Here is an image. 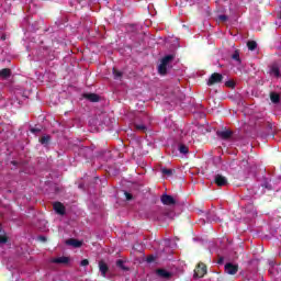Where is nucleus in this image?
<instances>
[{
	"instance_id": "obj_21",
	"label": "nucleus",
	"mask_w": 281,
	"mask_h": 281,
	"mask_svg": "<svg viewBox=\"0 0 281 281\" xmlns=\"http://www.w3.org/2000/svg\"><path fill=\"white\" fill-rule=\"evenodd\" d=\"M270 100L273 104H278L280 102V94H278L276 92H271Z\"/></svg>"
},
{
	"instance_id": "obj_12",
	"label": "nucleus",
	"mask_w": 281,
	"mask_h": 281,
	"mask_svg": "<svg viewBox=\"0 0 281 281\" xmlns=\"http://www.w3.org/2000/svg\"><path fill=\"white\" fill-rule=\"evenodd\" d=\"M54 265H69V257H57L52 260Z\"/></svg>"
},
{
	"instance_id": "obj_7",
	"label": "nucleus",
	"mask_w": 281,
	"mask_h": 281,
	"mask_svg": "<svg viewBox=\"0 0 281 281\" xmlns=\"http://www.w3.org/2000/svg\"><path fill=\"white\" fill-rule=\"evenodd\" d=\"M161 203L164 205H175V203H177V201H175V198H172V195L162 194L161 195Z\"/></svg>"
},
{
	"instance_id": "obj_35",
	"label": "nucleus",
	"mask_w": 281,
	"mask_h": 281,
	"mask_svg": "<svg viewBox=\"0 0 281 281\" xmlns=\"http://www.w3.org/2000/svg\"><path fill=\"white\" fill-rule=\"evenodd\" d=\"M223 262H224V259H223V257H221V258L217 260V265H223Z\"/></svg>"
},
{
	"instance_id": "obj_19",
	"label": "nucleus",
	"mask_w": 281,
	"mask_h": 281,
	"mask_svg": "<svg viewBox=\"0 0 281 281\" xmlns=\"http://www.w3.org/2000/svg\"><path fill=\"white\" fill-rule=\"evenodd\" d=\"M49 142H52V136L49 135H45L40 138V144H42L43 146H47Z\"/></svg>"
},
{
	"instance_id": "obj_27",
	"label": "nucleus",
	"mask_w": 281,
	"mask_h": 281,
	"mask_svg": "<svg viewBox=\"0 0 281 281\" xmlns=\"http://www.w3.org/2000/svg\"><path fill=\"white\" fill-rule=\"evenodd\" d=\"M5 243H8V236L0 235V245H5Z\"/></svg>"
},
{
	"instance_id": "obj_4",
	"label": "nucleus",
	"mask_w": 281,
	"mask_h": 281,
	"mask_svg": "<svg viewBox=\"0 0 281 281\" xmlns=\"http://www.w3.org/2000/svg\"><path fill=\"white\" fill-rule=\"evenodd\" d=\"M214 183L217 184L218 188H223L225 186H228L227 178L221 173L215 175Z\"/></svg>"
},
{
	"instance_id": "obj_23",
	"label": "nucleus",
	"mask_w": 281,
	"mask_h": 281,
	"mask_svg": "<svg viewBox=\"0 0 281 281\" xmlns=\"http://www.w3.org/2000/svg\"><path fill=\"white\" fill-rule=\"evenodd\" d=\"M179 151L181 153V155H188V153H190V149L188 148L187 145L181 144L179 146Z\"/></svg>"
},
{
	"instance_id": "obj_31",
	"label": "nucleus",
	"mask_w": 281,
	"mask_h": 281,
	"mask_svg": "<svg viewBox=\"0 0 281 281\" xmlns=\"http://www.w3.org/2000/svg\"><path fill=\"white\" fill-rule=\"evenodd\" d=\"M125 199L127 201H133V194L128 193V192H125Z\"/></svg>"
},
{
	"instance_id": "obj_33",
	"label": "nucleus",
	"mask_w": 281,
	"mask_h": 281,
	"mask_svg": "<svg viewBox=\"0 0 281 281\" xmlns=\"http://www.w3.org/2000/svg\"><path fill=\"white\" fill-rule=\"evenodd\" d=\"M218 19H220L221 21L225 22V21H227V15L222 14V15L218 16Z\"/></svg>"
},
{
	"instance_id": "obj_17",
	"label": "nucleus",
	"mask_w": 281,
	"mask_h": 281,
	"mask_svg": "<svg viewBox=\"0 0 281 281\" xmlns=\"http://www.w3.org/2000/svg\"><path fill=\"white\" fill-rule=\"evenodd\" d=\"M161 173L165 175L166 177H172L175 175V169H168L166 167H162L160 169Z\"/></svg>"
},
{
	"instance_id": "obj_24",
	"label": "nucleus",
	"mask_w": 281,
	"mask_h": 281,
	"mask_svg": "<svg viewBox=\"0 0 281 281\" xmlns=\"http://www.w3.org/2000/svg\"><path fill=\"white\" fill-rule=\"evenodd\" d=\"M165 218H170V221H172V218H175V211H165L164 213Z\"/></svg>"
},
{
	"instance_id": "obj_22",
	"label": "nucleus",
	"mask_w": 281,
	"mask_h": 281,
	"mask_svg": "<svg viewBox=\"0 0 281 281\" xmlns=\"http://www.w3.org/2000/svg\"><path fill=\"white\" fill-rule=\"evenodd\" d=\"M116 267H119V269H122V271H128V267L124 266V260L119 259L116 261Z\"/></svg>"
},
{
	"instance_id": "obj_10",
	"label": "nucleus",
	"mask_w": 281,
	"mask_h": 281,
	"mask_svg": "<svg viewBox=\"0 0 281 281\" xmlns=\"http://www.w3.org/2000/svg\"><path fill=\"white\" fill-rule=\"evenodd\" d=\"M66 245H70V247L80 248L82 247V241L76 238H69L66 240Z\"/></svg>"
},
{
	"instance_id": "obj_3",
	"label": "nucleus",
	"mask_w": 281,
	"mask_h": 281,
	"mask_svg": "<svg viewBox=\"0 0 281 281\" xmlns=\"http://www.w3.org/2000/svg\"><path fill=\"white\" fill-rule=\"evenodd\" d=\"M224 271L228 276H236L238 273V265H234L232 262H228L224 266Z\"/></svg>"
},
{
	"instance_id": "obj_18",
	"label": "nucleus",
	"mask_w": 281,
	"mask_h": 281,
	"mask_svg": "<svg viewBox=\"0 0 281 281\" xmlns=\"http://www.w3.org/2000/svg\"><path fill=\"white\" fill-rule=\"evenodd\" d=\"M134 128L136 131H139L140 133H146L148 131V126L144 125V124H134Z\"/></svg>"
},
{
	"instance_id": "obj_13",
	"label": "nucleus",
	"mask_w": 281,
	"mask_h": 281,
	"mask_svg": "<svg viewBox=\"0 0 281 281\" xmlns=\"http://www.w3.org/2000/svg\"><path fill=\"white\" fill-rule=\"evenodd\" d=\"M12 76V70L10 68H3L0 70V77L8 79Z\"/></svg>"
},
{
	"instance_id": "obj_9",
	"label": "nucleus",
	"mask_w": 281,
	"mask_h": 281,
	"mask_svg": "<svg viewBox=\"0 0 281 281\" xmlns=\"http://www.w3.org/2000/svg\"><path fill=\"white\" fill-rule=\"evenodd\" d=\"M99 271L101 272L102 278H106L109 266L104 261H99Z\"/></svg>"
},
{
	"instance_id": "obj_8",
	"label": "nucleus",
	"mask_w": 281,
	"mask_h": 281,
	"mask_svg": "<svg viewBox=\"0 0 281 281\" xmlns=\"http://www.w3.org/2000/svg\"><path fill=\"white\" fill-rule=\"evenodd\" d=\"M217 137H221V139H229L234 133L229 130L225 131H217L216 132Z\"/></svg>"
},
{
	"instance_id": "obj_16",
	"label": "nucleus",
	"mask_w": 281,
	"mask_h": 281,
	"mask_svg": "<svg viewBox=\"0 0 281 281\" xmlns=\"http://www.w3.org/2000/svg\"><path fill=\"white\" fill-rule=\"evenodd\" d=\"M112 74H113L114 80H122V77L124 76V74L117 70L116 68H113Z\"/></svg>"
},
{
	"instance_id": "obj_2",
	"label": "nucleus",
	"mask_w": 281,
	"mask_h": 281,
	"mask_svg": "<svg viewBox=\"0 0 281 281\" xmlns=\"http://www.w3.org/2000/svg\"><path fill=\"white\" fill-rule=\"evenodd\" d=\"M223 82V75L218 72H213L209 78L206 85L207 87H214V85H221Z\"/></svg>"
},
{
	"instance_id": "obj_20",
	"label": "nucleus",
	"mask_w": 281,
	"mask_h": 281,
	"mask_svg": "<svg viewBox=\"0 0 281 281\" xmlns=\"http://www.w3.org/2000/svg\"><path fill=\"white\" fill-rule=\"evenodd\" d=\"M247 47L250 52H256V48L258 47V43L256 41H248Z\"/></svg>"
},
{
	"instance_id": "obj_37",
	"label": "nucleus",
	"mask_w": 281,
	"mask_h": 281,
	"mask_svg": "<svg viewBox=\"0 0 281 281\" xmlns=\"http://www.w3.org/2000/svg\"><path fill=\"white\" fill-rule=\"evenodd\" d=\"M280 19H281V14H280Z\"/></svg>"
},
{
	"instance_id": "obj_5",
	"label": "nucleus",
	"mask_w": 281,
	"mask_h": 281,
	"mask_svg": "<svg viewBox=\"0 0 281 281\" xmlns=\"http://www.w3.org/2000/svg\"><path fill=\"white\" fill-rule=\"evenodd\" d=\"M53 210L56 212V214H59V216H65V204H63L61 202H55L53 204Z\"/></svg>"
},
{
	"instance_id": "obj_14",
	"label": "nucleus",
	"mask_w": 281,
	"mask_h": 281,
	"mask_svg": "<svg viewBox=\"0 0 281 281\" xmlns=\"http://www.w3.org/2000/svg\"><path fill=\"white\" fill-rule=\"evenodd\" d=\"M158 74L160 76H166L168 74V66L164 63H160V65L158 66Z\"/></svg>"
},
{
	"instance_id": "obj_6",
	"label": "nucleus",
	"mask_w": 281,
	"mask_h": 281,
	"mask_svg": "<svg viewBox=\"0 0 281 281\" xmlns=\"http://www.w3.org/2000/svg\"><path fill=\"white\" fill-rule=\"evenodd\" d=\"M156 274L158 276V278H161L162 280H170V278H172V272L166 269H157Z\"/></svg>"
},
{
	"instance_id": "obj_11",
	"label": "nucleus",
	"mask_w": 281,
	"mask_h": 281,
	"mask_svg": "<svg viewBox=\"0 0 281 281\" xmlns=\"http://www.w3.org/2000/svg\"><path fill=\"white\" fill-rule=\"evenodd\" d=\"M83 98L89 100V102H100V95L97 93H86L83 94Z\"/></svg>"
},
{
	"instance_id": "obj_1",
	"label": "nucleus",
	"mask_w": 281,
	"mask_h": 281,
	"mask_svg": "<svg viewBox=\"0 0 281 281\" xmlns=\"http://www.w3.org/2000/svg\"><path fill=\"white\" fill-rule=\"evenodd\" d=\"M206 273H207V266L203 262H200L194 269L193 278H205Z\"/></svg>"
},
{
	"instance_id": "obj_15",
	"label": "nucleus",
	"mask_w": 281,
	"mask_h": 281,
	"mask_svg": "<svg viewBox=\"0 0 281 281\" xmlns=\"http://www.w3.org/2000/svg\"><path fill=\"white\" fill-rule=\"evenodd\" d=\"M172 60H175V55L171 54L162 57L161 63L168 66V64L172 63Z\"/></svg>"
},
{
	"instance_id": "obj_28",
	"label": "nucleus",
	"mask_w": 281,
	"mask_h": 281,
	"mask_svg": "<svg viewBox=\"0 0 281 281\" xmlns=\"http://www.w3.org/2000/svg\"><path fill=\"white\" fill-rule=\"evenodd\" d=\"M271 71H272L273 75L277 76V78L280 76V68L273 67V68L271 69Z\"/></svg>"
},
{
	"instance_id": "obj_25",
	"label": "nucleus",
	"mask_w": 281,
	"mask_h": 281,
	"mask_svg": "<svg viewBox=\"0 0 281 281\" xmlns=\"http://www.w3.org/2000/svg\"><path fill=\"white\" fill-rule=\"evenodd\" d=\"M232 59L236 60L237 63H240V52H238V49H236L233 55H232Z\"/></svg>"
},
{
	"instance_id": "obj_32",
	"label": "nucleus",
	"mask_w": 281,
	"mask_h": 281,
	"mask_svg": "<svg viewBox=\"0 0 281 281\" xmlns=\"http://www.w3.org/2000/svg\"><path fill=\"white\" fill-rule=\"evenodd\" d=\"M31 133H34V134L41 133V128H38V127H32V128H31Z\"/></svg>"
},
{
	"instance_id": "obj_29",
	"label": "nucleus",
	"mask_w": 281,
	"mask_h": 281,
	"mask_svg": "<svg viewBox=\"0 0 281 281\" xmlns=\"http://www.w3.org/2000/svg\"><path fill=\"white\" fill-rule=\"evenodd\" d=\"M146 260H147V262L150 263V262H155L156 258L154 255H149Z\"/></svg>"
},
{
	"instance_id": "obj_34",
	"label": "nucleus",
	"mask_w": 281,
	"mask_h": 281,
	"mask_svg": "<svg viewBox=\"0 0 281 281\" xmlns=\"http://www.w3.org/2000/svg\"><path fill=\"white\" fill-rule=\"evenodd\" d=\"M268 131H273V125L271 123H267Z\"/></svg>"
},
{
	"instance_id": "obj_30",
	"label": "nucleus",
	"mask_w": 281,
	"mask_h": 281,
	"mask_svg": "<svg viewBox=\"0 0 281 281\" xmlns=\"http://www.w3.org/2000/svg\"><path fill=\"white\" fill-rule=\"evenodd\" d=\"M88 265H89V259H83V260H81V262H80V266H81V267H88Z\"/></svg>"
},
{
	"instance_id": "obj_36",
	"label": "nucleus",
	"mask_w": 281,
	"mask_h": 281,
	"mask_svg": "<svg viewBox=\"0 0 281 281\" xmlns=\"http://www.w3.org/2000/svg\"><path fill=\"white\" fill-rule=\"evenodd\" d=\"M40 240H43V241L45 243V240H47V237L41 236V237H40Z\"/></svg>"
},
{
	"instance_id": "obj_26",
	"label": "nucleus",
	"mask_w": 281,
	"mask_h": 281,
	"mask_svg": "<svg viewBox=\"0 0 281 281\" xmlns=\"http://www.w3.org/2000/svg\"><path fill=\"white\" fill-rule=\"evenodd\" d=\"M225 86L229 87L231 89H234L236 87V82H234L232 80H228V81L225 82Z\"/></svg>"
}]
</instances>
